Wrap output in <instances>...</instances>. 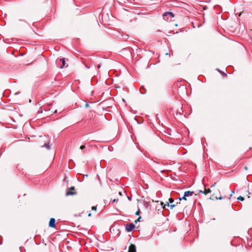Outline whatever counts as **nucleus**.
<instances>
[{"label": "nucleus", "instance_id": "nucleus-3", "mask_svg": "<svg viewBox=\"0 0 252 252\" xmlns=\"http://www.w3.org/2000/svg\"><path fill=\"white\" fill-rule=\"evenodd\" d=\"M55 222L56 220L54 218H51L50 220L49 226L52 228H54L55 227Z\"/></svg>", "mask_w": 252, "mask_h": 252}, {"label": "nucleus", "instance_id": "nucleus-14", "mask_svg": "<svg viewBox=\"0 0 252 252\" xmlns=\"http://www.w3.org/2000/svg\"><path fill=\"white\" fill-rule=\"evenodd\" d=\"M186 197L187 196H185V195L184 194V196L182 198H179V200H181L182 199L187 200Z\"/></svg>", "mask_w": 252, "mask_h": 252}, {"label": "nucleus", "instance_id": "nucleus-25", "mask_svg": "<svg viewBox=\"0 0 252 252\" xmlns=\"http://www.w3.org/2000/svg\"><path fill=\"white\" fill-rule=\"evenodd\" d=\"M100 67H101V65H100V64H98V65H97V68H100Z\"/></svg>", "mask_w": 252, "mask_h": 252}, {"label": "nucleus", "instance_id": "nucleus-5", "mask_svg": "<svg viewBox=\"0 0 252 252\" xmlns=\"http://www.w3.org/2000/svg\"><path fill=\"white\" fill-rule=\"evenodd\" d=\"M59 62H62V65L61 66V68H63L65 64V58L60 59L59 61H58V63H59Z\"/></svg>", "mask_w": 252, "mask_h": 252}, {"label": "nucleus", "instance_id": "nucleus-29", "mask_svg": "<svg viewBox=\"0 0 252 252\" xmlns=\"http://www.w3.org/2000/svg\"><path fill=\"white\" fill-rule=\"evenodd\" d=\"M91 215H92L91 213H89V214H88V216L90 217V216H91Z\"/></svg>", "mask_w": 252, "mask_h": 252}, {"label": "nucleus", "instance_id": "nucleus-12", "mask_svg": "<svg viewBox=\"0 0 252 252\" xmlns=\"http://www.w3.org/2000/svg\"><path fill=\"white\" fill-rule=\"evenodd\" d=\"M42 147H45V148H46L48 149H49L50 148L49 143L45 144L43 146H42Z\"/></svg>", "mask_w": 252, "mask_h": 252}, {"label": "nucleus", "instance_id": "nucleus-15", "mask_svg": "<svg viewBox=\"0 0 252 252\" xmlns=\"http://www.w3.org/2000/svg\"><path fill=\"white\" fill-rule=\"evenodd\" d=\"M169 201L171 204H172V203L174 202V199L172 198H170L169 199Z\"/></svg>", "mask_w": 252, "mask_h": 252}, {"label": "nucleus", "instance_id": "nucleus-7", "mask_svg": "<svg viewBox=\"0 0 252 252\" xmlns=\"http://www.w3.org/2000/svg\"><path fill=\"white\" fill-rule=\"evenodd\" d=\"M161 205L163 206V207L164 208H165V206L166 205V204L164 205V206H163V202H161ZM166 205L168 207H170L171 209H173L175 206V204H171L170 205L169 204V202H166Z\"/></svg>", "mask_w": 252, "mask_h": 252}, {"label": "nucleus", "instance_id": "nucleus-1", "mask_svg": "<svg viewBox=\"0 0 252 252\" xmlns=\"http://www.w3.org/2000/svg\"><path fill=\"white\" fill-rule=\"evenodd\" d=\"M162 17L166 21H171L172 18L174 17V14L171 12H166L163 14Z\"/></svg>", "mask_w": 252, "mask_h": 252}, {"label": "nucleus", "instance_id": "nucleus-22", "mask_svg": "<svg viewBox=\"0 0 252 252\" xmlns=\"http://www.w3.org/2000/svg\"><path fill=\"white\" fill-rule=\"evenodd\" d=\"M19 21H23V22H26L25 20H24V19H19Z\"/></svg>", "mask_w": 252, "mask_h": 252}, {"label": "nucleus", "instance_id": "nucleus-18", "mask_svg": "<svg viewBox=\"0 0 252 252\" xmlns=\"http://www.w3.org/2000/svg\"><path fill=\"white\" fill-rule=\"evenodd\" d=\"M141 219V217L138 218L137 219V220H136L135 221V223H137V221H139Z\"/></svg>", "mask_w": 252, "mask_h": 252}, {"label": "nucleus", "instance_id": "nucleus-4", "mask_svg": "<svg viewBox=\"0 0 252 252\" xmlns=\"http://www.w3.org/2000/svg\"><path fill=\"white\" fill-rule=\"evenodd\" d=\"M128 252H136V247L134 244L129 246Z\"/></svg>", "mask_w": 252, "mask_h": 252}, {"label": "nucleus", "instance_id": "nucleus-16", "mask_svg": "<svg viewBox=\"0 0 252 252\" xmlns=\"http://www.w3.org/2000/svg\"><path fill=\"white\" fill-rule=\"evenodd\" d=\"M92 210L96 211V206H93L92 207Z\"/></svg>", "mask_w": 252, "mask_h": 252}, {"label": "nucleus", "instance_id": "nucleus-2", "mask_svg": "<svg viewBox=\"0 0 252 252\" xmlns=\"http://www.w3.org/2000/svg\"><path fill=\"white\" fill-rule=\"evenodd\" d=\"M135 226L134 224L130 223L126 225V229L127 232H130L135 228Z\"/></svg>", "mask_w": 252, "mask_h": 252}, {"label": "nucleus", "instance_id": "nucleus-21", "mask_svg": "<svg viewBox=\"0 0 252 252\" xmlns=\"http://www.w3.org/2000/svg\"><path fill=\"white\" fill-rule=\"evenodd\" d=\"M234 193V191H232V193H231V194L230 195L229 197L228 198V199H229L230 198V197L232 196V195L233 193Z\"/></svg>", "mask_w": 252, "mask_h": 252}, {"label": "nucleus", "instance_id": "nucleus-23", "mask_svg": "<svg viewBox=\"0 0 252 252\" xmlns=\"http://www.w3.org/2000/svg\"><path fill=\"white\" fill-rule=\"evenodd\" d=\"M251 33H250V35H251V36L252 37V29L251 30Z\"/></svg>", "mask_w": 252, "mask_h": 252}, {"label": "nucleus", "instance_id": "nucleus-30", "mask_svg": "<svg viewBox=\"0 0 252 252\" xmlns=\"http://www.w3.org/2000/svg\"><path fill=\"white\" fill-rule=\"evenodd\" d=\"M119 194L120 195H122V192H119Z\"/></svg>", "mask_w": 252, "mask_h": 252}, {"label": "nucleus", "instance_id": "nucleus-24", "mask_svg": "<svg viewBox=\"0 0 252 252\" xmlns=\"http://www.w3.org/2000/svg\"><path fill=\"white\" fill-rule=\"evenodd\" d=\"M23 248H21V247L20 248V251H21V252H23Z\"/></svg>", "mask_w": 252, "mask_h": 252}, {"label": "nucleus", "instance_id": "nucleus-10", "mask_svg": "<svg viewBox=\"0 0 252 252\" xmlns=\"http://www.w3.org/2000/svg\"><path fill=\"white\" fill-rule=\"evenodd\" d=\"M211 192V190L210 189H205L204 190V194H205L210 193Z\"/></svg>", "mask_w": 252, "mask_h": 252}, {"label": "nucleus", "instance_id": "nucleus-28", "mask_svg": "<svg viewBox=\"0 0 252 252\" xmlns=\"http://www.w3.org/2000/svg\"><path fill=\"white\" fill-rule=\"evenodd\" d=\"M222 198V197L221 196H220L219 198H217V199H219L220 200H221Z\"/></svg>", "mask_w": 252, "mask_h": 252}, {"label": "nucleus", "instance_id": "nucleus-27", "mask_svg": "<svg viewBox=\"0 0 252 252\" xmlns=\"http://www.w3.org/2000/svg\"><path fill=\"white\" fill-rule=\"evenodd\" d=\"M139 212H138V211H137V212H136V213H135V215H139Z\"/></svg>", "mask_w": 252, "mask_h": 252}, {"label": "nucleus", "instance_id": "nucleus-13", "mask_svg": "<svg viewBox=\"0 0 252 252\" xmlns=\"http://www.w3.org/2000/svg\"><path fill=\"white\" fill-rule=\"evenodd\" d=\"M237 199H238V200L243 201V200H244V197H242V196H240L239 197H238L237 198Z\"/></svg>", "mask_w": 252, "mask_h": 252}, {"label": "nucleus", "instance_id": "nucleus-6", "mask_svg": "<svg viewBox=\"0 0 252 252\" xmlns=\"http://www.w3.org/2000/svg\"><path fill=\"white\" fill-rule=\"evenodd\" d=\"M76 193L75 192H73L71 190H69L68 189H67L66 191L65 194L66 196H68V195H72L75 194Z\"/></svg>", "mask_w": 252, "mask_h": 252}, {"label": "nucleus", "instance_id": "nucleus-8", "mask_svg": "<svg viewBox=\"0 0 252 252\" xmlns=\"http://www.w3.org/2000/svg\"><path fill=\"white\" fill-rule=\"evenodd\" d=\"M193 194V192L190 191H185L184 193V194L185 195V196H192Z\"/></svg>", "mask_w": 252, "mask_h": 252}, {"label": "nucleus", "instance_id": "nucleus-17", "mask_svg": "<svg viewBox=\"0 0 252 252\" xmlns=\"http://www.w3.org/2000/svg\"><path fill=\"white\" fill-rule=\"evenodd\" d=\"M85 148V146L84 145H82L80 146V149L83 150Z\"/></svg>", "mask_w": 252, "mask_h": 252}, {"label": "nucleus", "instance_id": "nucleus-20", "mask_svg": "<svg viewBox=\"0 0 252 252\" xmlns=\"http://www.w3.org/2000/svg\"><path fill=\"white\" fill-rule=\"evenodd\" d=\"M69 190H74L75 188L74 187H71L70 189H68Z\"/></svg>", "mask_w": 252, "mask_h": 252}, {"label": "nucleus", "instance_id": "nucleus-19", "mask_svg": "<svg viewBox=\"0 0 252 252\" xmlns=\"http://www.w3.org/2000/svg\"><path fill=\"white\" fill-rule=\"evenodd\" d=\"M118 199H114L113 200L112 202L113 203L117 202H118Z\"/></svg>", "mask_w": 252, "mask_h": 252}, {"label": "nucleus", "instance_id": "nucleus-9", "mask_svg": "<svg viewBox=\"0 0 252 252\" xmlns=\"http://www.w3.org/2000/svg\"><path fill=\"white\" fill-rule=\"evenodd\" d=\"M216 70L219 71L220 73H221V74H222L224 77H226L227 76V74L226 73H225L224 72H223V71H221L220 70L219 68H217Z\"/></svg>", "mask_w": 252, "mask_h": 252}, {"label": "nucleus", "instance_id": "nucleus-11", "mask_svg": "<svg viewBox=\"0 0 252 252\" xmlns=\"http://www.w3.org/2000/svg\"><path fill=\"white\" fill-rule=\"evenodd\" d=\"M143 89V90H145L144 86H141V88H140V92H141V93L142 94H145L146 93V92H142V90Z\"/></svg>", "mask_w": 252, "mask_h": 252}, {"label": "nucleus", "instance_id": "nucleus-26", "mask_svg": "<svg viewBox=\"0 0 252 252\" xmlns=\"http://www.w3.org/2000/svg\"><path fill=\"white\" fill-rule=\"evenodd\" d=\"M199 192H201V193H204V191H202V190H199Z\"/></svg>", "mask_w": 252, "mask_h": 252}]
</instances>
